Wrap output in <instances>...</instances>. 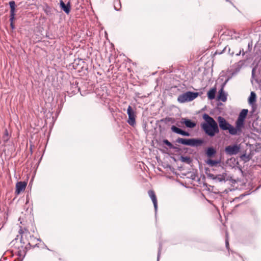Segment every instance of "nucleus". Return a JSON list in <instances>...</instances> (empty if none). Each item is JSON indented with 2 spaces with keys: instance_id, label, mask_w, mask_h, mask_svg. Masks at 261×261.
<instances>
[{
  "instance_id": "nucleus-16",
  "label": "nucleus",
  "mask_w": 261,
  "mask_h": 261,
  "mask_svg": "<svg viewBox=\"0 0 261 261\" xmlns=\"http://www.w3.org/2000/svg\"><path fill=\"white\" fill-rule=\"evenodd\" d=\"M216 149L212 147H208L206 151V154L208 157H212L216 153Z\"/></svg>"
},
{
  "instance_id": "nucleus-13",
  "label": "nucleus",
  "mask_w": 261,
  "mask_h": 261,
  "mask_svg": "<svg viewBox=\"0 0 261 261\" xmlns=\"http://www.w3.org/2000/svg\"><path fill=\"white\" fill-rule=\"evenodd\" d=\"M60 7L66 14H68L70 11L71 6L69 3H68L67 5H65L62 0L60 2Z\"/></svg>"
},
{
  "instance_id": "nucleus-3",
  "label": "nucleus",
  "mask_w": 261,
  "mask_h": 261,
  "mask_svg": "<svg viewBox=\"0 0 261 261\" xmlns=\"http://www.w3.org/2000/svg\"><path fill=\"white\" fill-rule=\"evenodd\" d=\"M176 142L178 143L193 147H197L203 143L202 140L195 138L185 139L178 138L176 139Z\"/></svg>"
},
{
  "instance_id": "nucleus-26",
  "label": "nucleus",
  "mask_w": 261,
  "mask_h": 261,
  "mask_svg": "<svg viewBox=\"0 0 261 261\" xmlns=\"http://www.w3.org/2000/svg\"><path fill=\"white\" fill-rule=\"evenodd\" d=\"M163 143L167 145L170 148H174L173 144L170 142L168 140L165 139L163 140Z\"/></svg>"
},
{
  "instance_id": "nucleus-14",
  "label": "nucleus",
  "mask_w": 261,
  "mask_h": 261,
  "mask_svg": "<svg viewBox=\"0 0 261 261\" xmlns=\"http://www.w3.org/2000/svg\"><path fill=\"white\" fill-rule=\"evenodd\" d=\"M15 253L19 257H22L23 259L25 255V248H24L23 246L21 245L20 247H18L17 250L15 251Z\"/></svg>"
},
{
  "instance_id": "nucleus-30",
  "label": "nucleus",
  "mask_w": 261,
  "mask_h": 261,
  "mask_svg": "<svg viewBox=\"0 0 261 261\" xmlns=\"http://www.w3.org/2000/svg\"><path fill=\"white\" fill-rule=\"evenodd\" d=\"M241 51H242V50H240V51L236 54V56H240L241 53Z\"/></svg>"
},
{
  "instance_id": "nucleus-34",
  "label": "nucleus",
  "mask_w": 261,
  "mask_h": 261,
  "mask_svg": "<svg viewBox=\"0 0 261 261\" xmlns=\"http://www.w3.org/2000/svg\"><path fill=\"white\" fill-rule=\"evenodd\" d=\"M244 196V195H241V197H243Z\"/></svg>"
},
{
  "instance_id": "nucleus-18",
  "label": "nucleus",
  "mask_w": 261,
  "mask_h": 261,
  "mask_svg": "<svg viewBox=\"0 0 261 261\" xmlns=\"http://www.w3.org/2000/svg\"><path fill=\"white\" fill-rule=\"evenodd\" d=\"M9 6L10 7V15L13 17L15 15V3L14 1H12L9 2Z\"/></svg>"
},
{
  "instance_id": "nucleus-22",
  "label": "nucleus",
  "mask_w": 261,
  "mask_h": 261,
  "mask_svg": "<svg viewBox=\"0 0 261 261\" xmlns=\"http://www.w3.org/2000/svg\"><path fill=\"white\" fill-rule=\"evenodd\" d=\"M206 163H207V164H208L211 166H216V165L219 164V161H217V160H211V159H208Z\"/></svg>"
},
{
  "instance_id": "nucleus-8",
  "label": "nucleus",
  "mask_w": 261,
  "mask_h": 261,
  "mask_svg": "<svg viewBox=\"0 0 261 261\" xmlns=\"http://www.w3.org/2000/svg\"><path fill=\"white\" fill-rule=\"evenodd\" d=\"M259 75H261V71H257V67L256 66L253 67L252 70V80L251 82H253V80H254L258 85H261V76H259Z\"/></svg>"
},
{
  "instance_id": "nucleus-15",
  "label": "nucleus",
  "mask_w": 261,
  "mask_h": 261,
  "mask_svg": "<svg viewBox=\"0 0 261 261\" xmlns=\"http://www.w3.org/2000/svg\"><path fill=\"white\" fill-rule=\"evenodd\" d=\"M211 178L216 181L222 182L225 181V175L224 174H219L217 175H211Z\"/></svg>"
},
{
  "instance_id": "nucleus-32",
  "label": "nucleus",
  "mask_w": 261,
  "mask_h": 261,
  "mask_svg": "<svg viewBox=\"0 0 261 261\" xmlns=\"http://www.w3.org/2000/svg\"><path fill=\"white\" fill-rule=\"evenodd\" d=\"M114 7H115V9L116 10H117V11L119 10V9H117V7H116V3L115 4Z\"/></svg>"
},
{
  "instance_id": "nucleus-29",
  "label": "nucleus",
  "mask_w": 261,
  "mask_h": 261,
  "mask_svg": "<svg viewBox=\"0 0 261 261\" xmlns=\"http://www.w3.org/2000/svg\"><path fill=\"white\" fill-rule=\"evenodd\" d=\"M161 247H160L159 249V251H158V261L159 260V257H160V254H161Z\"/></svg>"
},
{
  "instance_id": "nucleus-28",
  "label": "nucleus",
  "mask_w": 261,
  "mask_h": 261,
  "mask_svg": "<svg viewBox=\"0 0 261 261\" xmlns=\"http://www.w3.org/2000/svg\"><path fill=\"white\" fill-rule=\"evenodd\" d=\"M8 131L6 130L5 134V136H4V139L5 141H7L8 140Z\"/></svg>"
},
{
  "instance_id": "nucleus-23",
  "label": "nucleus",
  "mask_w": 261,
  "mask_h": 261,
  "mask_svg": "<svg viewBox=\"0 0 261 261\" xmlns=\"http://www.w3.org/2000/svg\"><path fill=\"white\" fill-rule=\"evenodd\" d=\"M22 231V229H20V231H19L20 233L21 234V237L20 238V242H22L23 244H25L24 242L23 241V238L24 236H26L27 234H29L30 233L28 230H25V232Z\"/></svg>"
},
{
  "instance_id": "nucleus-4",
  "label": "nucleus",
  "mask_w": 261,
  "mask_h": 261,
  "mask_svg": "<svg viewBox=\"0 0 261 261\" xmlns=\"http://www.w3.org/2000/svg\"><path fill=\"white\" fill-rule=\"evenodd\" d=\"M248 112V110L247 109H243L240 112L235 122V125L239 129L241 134L242 133V129L245 126V120L247 117Z\"/></svg>"
},
{
  "instance_id": "nucleus-5",
  "label": "nucleus",
  "mask_w": 261,
  "mask_h": 261,
  "mask_svg": "<svg viewBox=\"0 0 261 261\" xmlns=\"http://www.w3.org/2000/svg\"><path fill=\"white\" fill-rule=\"evenodd\" d=\"M198 95V93L197 92L188 91L179 95L177 98V101L180 103H184L187 101H191L196 98Z\"/></svg>"
},
{
  "instance_id": "nucleus-7",
  "label": "nucleus",
  "mask_w": 261,
  "mask_h": 261,
  "mask_svg": "<svg viewBox=\"0 0 261 261\" xmlns=\"http://www.w3.org/2000/svg\"><path fill=\"white\" fill-rule=\"evenodd\" d=\"M127 113L128 116L127 123L131 126H134L136 124V115L131 106H129Z\"/></svg>"
},
{
  "instance_id": "nucleus-31",
  "label": "nucleus",
  "mask_w": 261,
  "mask_h": 261,
  "mask_svg": "<svg viewBox=\"0 0 261 261\" xmlns=\"http://www.w3.org/2000/svg\"><path fill=\"white\" fill-rule=\"evenodd\" d=\"M172 118H166V120H168V121H169Z\"/></svg>"
},
{
  "instance_id": "nucleus-6",
  "label": "nucleus",
  "mask_w": 261,
  "mask_h": 261,
  "mask_svg": "<svg viewBox=\"0 0 261 261\" xmlns=\"http://www.w3.org/2000/svg\"><path fill=\"white\" fill-rule=\"evenodd\" d=\"M240 147L237 144L227 146L225 148L226 153L229 155H236L240 152Z\"/></svg>"
},
{
  "instance_id": "nucleus-1",
  "label": "nucleus",
  "mask_w": 261,
  "mask_h": 261,
  "mask_svg": "<svg viewBox=\"0 0 261 261\" xmlns=\"http://www.w3.org/2000/svg\"><path fill=\"white\" fill-rule=\"evenodd\" d=\"M203 118L205 122L201 124V127L207 135L213 137L219 133L218 123L212 117L207 114H204Z\"/></svg>"
},
{
  "instance_id": "nucleus-12",
  "label": "nucleus",
  "mask_w": 261,
  "mask_h": 261,
  "mask_svg": "<svg viewBox=\"0 0 261 261\" xmlns=\"http://www.w3.org/2000/svg\"><path fill=\"white\" fill-rule=\"evenodd\" d=\"M180 122L181 123H184L186 127L189 128H193L196 125L195 122L192 121L190 119L184 118H181Z\"/></svg>"
},
{
  "instance_id": "nucleus-17",
  "label": "nucleus",
  "mask_w": 261,
  "mask_h": 261,
  "mask_svg": "<svg viewBox=\"0 0 261 261\" xmlns=\"http://www.w3.org/2000/svg\"><path fill=\"white\" fill-rule=\"evenodd\" d=\"M218 98L223 102H225L227 99L226 95L224 92L223 88H221L219 91Z\"/></svg>"
},
{
  "instance_id": "nucleus-27",
  "label": "nucleus",
  "mask_w": 261,
  "mask_h": 261,
  "mask_svg": "<svg viewBox=\"0 0 261 261\" xmlns=\"http://www.w3.org/2000/svg\"><path fill=\"white\" fill-rule=\"evenodd\" d=\"M225 245H226V248L228 249V246H229L228 235L227 232L226 233Z\"/></svg>"
},
{
  "instance_id": "nucleus-20",
  "label": "nucleus",
  "mask_w": 261,
  "mask_h": 261,
  "mask_svg": "<svg viewBox=\"0 0 261 261\" xmlns=\"http://www.w3.org/2000/svg\"><path fill=\"white\" fill-rule=\"evenodd\" d=\"M256 100V94L254 92H251L248 99V102L250 104H253Z\"/></svg>"
},
{
  "instance_id": "nucleus-19",
  "label": "nucleus",
  "mask_w": 261,
  "mask_h": 261,
  "mask_svg": "<svg viewBox=\"0 0 261 261\" xmlns=\"http://www.w3.org/2000/svg\"><path fill=\"white\" fill-rule=\"evenodd\" d=\"M216 92V89L215 88H213L208 92L207 96L210 99H213L215 98Z\"/></svg>"
},
{
  "instance_id": "nucleus-11",
  "label": "nucleus",
  "mask_w": 261,
  "mask_h": 261,
  "mask_svg": "<svg viewBox=\"0 0 261 261\" xmlns=\"http://www.w3.org/2000/svg\"><path fill=\"white\" fill-rule=\"evenodd\" d=\"M171 129L173 132L176 133L177 134L181 135L184 136L188 137V136H190V135L189 133L184 131V130L181 129L180 128H179L176 127L174 125H172L171 126Z\"/></svg>"
},
{
  "instance_id": "nucleus-25",
  "label": "nucleus",
  "mask_w": 261,
  "mask_h": 261,
  "mask_svg": "<svg viewBox=\"0 0 261 261\" xmlns=\"http://www.w3.org/2000/svg\"><path fill=\"white\" fill-rule=\"evenodd\" d=\"M180 160L182 162H186L188 164H189L191 162V159L189 156H181Z\"/></svg>"
},
{
  "instance_id": "nucleus-33",
  "label": "nucleus",
  "mask_w": 261,
  "mask_h": 261,
  "mask_svg": "<svg viewBox=\"0 0 261 261\" xmlns=\"http://www.w3.org/2000/svg\"><path fill=\"white\" fill-rule=\"evenodd\" d=\"M116 3H118V5H119L120 6V2L117 1Z\"/></svg>"
},
{
  "instance_id": "nucleus-21",
  "label": "nucleus",
  "mask_w": 261,
  "mask_h": 261,
  "mask_svg": "<svg viewBox=\"0 0 261 261\" xmlns=\"http://www.w3.org/2000/svg\"><path fill=\"white\" fill-rule=\"evenodd\" d=\"M43 10L46 15H49L51 14V8L47 4H45L43 7Z\"/></svg>"
},
{
  "instance_id": "nucleus-10",
  "label": "nucleus",
  "mask_w": 261,
  "mask_h": 261,
  "mask_svg": "<svg viewBox=\"0 0 261 261\" xmlns=\"http://www.w3.org/2000/svg\"><path fill=\"white\" fill-rule=\"evenodd\" d=\"M148 194L150 198L152 200V201L153 202V206L154 207L155 211V212H156L157 208H158V202H157V198H156V195L155 194V193L153 190H149L148 191Z\"/></svg>"
},
{
  "instance_id": "nucleus-9",
  "label": "nucleus",
  "mask_w": 261,
  "mask_h": 261,
  "mask_svg": "<svg viewBox=\"0 0 261 261\" xmlns=\"http://www.w3.org/2000/svg\"><path fill=\"white\" fill-rule=\"evenodd\" d=\"M27 186V182L25 181H19L16 184L15 193L17 195L19 194L22 191H24Z\"/></svg>"
},
{
  "instance_id": "nucleus-2",
  "label": "nucleus",
  "mask_w": 261,
  "mask_h": 261,
  "mask_svg": "<svg viewBox=\"0 0 261 261\" xmlns=\"http://www.w3.org/2000/svg\"><path fill=\"white\" fill-rule=\"evenodd\" d=\"M217 121L219 126L223 130H228L229 134L232 136L240 135L241 133L236 126L235 127L231 125L222 116H219L217 118Z\"/></svg>"
},
{
  "instance_id": "nucleus-24",
  "label": "nucleus",
  "mask_w": 261,
  "mask_h": 261,
  "mask_svg": "<svg viewBox=\"0 0 261 261\" xmlns=\"http://www.w3.org/2000/svg\"><path fill=\"white\" fill-rule=\"evenodd\" d=\"M15 15H13V17H12V15H10V27L12 30L15 29V25L13 23Z\"/></svg>"
}]
</instances>
